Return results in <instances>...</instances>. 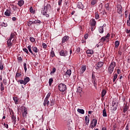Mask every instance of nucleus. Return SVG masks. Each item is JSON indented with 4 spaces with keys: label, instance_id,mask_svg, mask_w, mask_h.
Here are the masks:
<instances>
[{
    "label": "nucleus",
    "instance_id": "f8f14e48",
    "mask_svg": "<svg viewBox=\"0 0 130 130\" xmlns=\"http://www.w3.org/2000/svg\"><path fill=\"white\" fill-rule=\"evenodd\" d=\"M69 38L70 37L68 36H64L63 38H62V43H66V42H67L69 40Z\"/></svg>",
    "mask_w": 130,
    "mask_h": 130
},
{
    "label": "nucleus",
    "instance_id": "052dcab7",
    "mask_svg": "<svg viewBox=\"0 0 130 130\" xmlns=\"http://www.w3.org/2000/svg\"><path fill=\"white\" fill-rule=\"evenodd\" d=\"M88 37H89V35H88V34H86L84 35L85 39H88Z\"/></svg>",
    "mask_w": 130,
    "mask_h": 130
},
{
    "label": "nucleus",
    "instance_id": "09e8293b",
    "mask_svg": "<svg viewBox=\"0 0 130 130\" xmlns=\"http://www.w3.org/2000/svg\"><path fill=\"white\" fill-rule=\"evenodd\" d=\"M105 40H108V39H107V38L106 37H103L101 38L102 42H104V41H105Z\"/></svg>",
    "mask_w": 130,
    "mask_h": 130
},
{
    "label": "nucleus",
    "instance_id": "ddd939ff",
    "mask_svg": "<svg viewBox=\"0 0 130 130\" xmlns=\"http://www.w3.org/2000/svg\"><path fill=\"white\" fill-rule=\"evenodd\" d=\"M90 26H96V21L95 19H91L90 20Z\"/></svg>",
    "mask_w": 130,
    "mask_h": 130
},
{
    "label": "nucleus",
    "instance_id": "c9c22d12",
    "mask_svg": "<svg viewBox=\"0 0 130 130\" xmlns=\"http://www.w3.org/2000/svg\"><path fill=\"white\" fill-rule=\"evenodd\" d=\"M29 12L31 14H34V13H35V11H34V10H33V8L32 7H30Z\"/></svg>",
    "mask_w": 130,
    "mask_h": 130
},
{
    "label": "nucleus",
    "instance_id": "4c0bfd02",
    "mask_svg": "<svg viewBox=\"0 0 130 130\" xmlns=\"http://www.w3.org/2000/svg\"><path fill=\"white\" fill-rule=\"evenodd\" d=\"M56 72V69L55 68H53L52 71L50 72V75H52V74H54Z\"/></svg>",
    "mask_w": 130,
    "mask_h": 130
},
{
    "label": "nucleus",
    "instance_id": "cd10ccee",
    "mask_svg": "<svg viewBox=\"0 0 130 130\" xmlns=\"http://www.w3.org/2000/svg\"><path fill=\"white\" fill-rule=\"evenodd\" d=\"M77 93H82V92H83V90L82 89V87L79 86L77 88Z\"/></svg>",
    "mask_w": 130,
    "mask_h": 130
},
{
    "label": "nucleus",
    "instance_id": "e433bc0d",
    "mask_svg": "<svg viewBox=\"0 0 130 130\" xmlns=\"http://www.w3.org/2000/svg\"><path fill=\"white\" fill-rule=\"evenodd\" d=\"M96 3H97V1L96 0H92L91 2V5H92V6H95Z\"/></svg>",
    "mask_w": 130,
    "mask_h": 130
},
{
    "label": "nucleus",
    "instance_id": "8fccbe9b",
    "mask_svg": "<svg viewBox=\"0 0 130 130\" xmlns=\"http://www.w3.org/2000/svg\"><path fill=\"white\" fill-rule=\"evenodd\" d=\"M50 56H51V57H53L54 56V51H53V50L51 51Z\"/></svg>",
    "mask_w": 130,
    "mask_h": 130
},
{
    "label": "nucleus",
    "instance_id": "dca6fc26",
    "mask_svg": "<svg viewBox=\"0 0 130 130\" xmlns=\"http://www.w3.org/2000/svg\"><path fill=\"white\" fill-rule=\"evenodd\" d=\"M50 106H54L55 105V99L52 98L50 100Z\"/></svg>",
    "mask_w": 130,
    "mask_h": 130
},
{
    "label": "nucleus",
    "instance_id": "680f3d73",
    "mask_svg": "<svg viewBox=\"0 0 130 130\" xmlns=\"http://www.w3.org/2000/svg\"><path fill=\"white\" fill-rule=\"evenodd\" d=\"M95 29V26L91 25V31H94Z\"/></svg>",
    "mask_w": 130,
    "mask_h": 130
},
{
    "label": "nucleus",
    "instance_id": "a18cd8bd",
    "mask_svg": "<svg viewBox=\"0 0 130 130\" xmlns=\"http://www.w3.org/2000/svg\"><path fill=\"white\" fill-rule=\"evenodd\" d=\"M12 121L14 122H16V116L14 115L12 116Z\"/></svg>",
    "mask_w": 130,
    "mask_h": 130
},
{
    "label": "nucleus",
    "instance_id": "58836bf2",
    "mask_svg": "<svg viewBox=\"0 0 130 130\" xmlns=\"http://www.w3.org/2000/svg\"><path fill=\"white\" fill-rule=\"evenodd\" d=\"M0 70L1 71H3L4 70V64L2 63V61L0 60Z\"/></svg>",
    "mask_w": 130,
    "mask_h": 130
},
{
    "label": "nucleus",
    "instance_id": "423d86ee",
    "mask_svg": "<svg viewBox=\"0 0 130 130\" xmlns=\"http://www.w3.org/2000/svg\"><path fill=\"white\" fill-rule=\"evenodd\" d=\"M16 32H12L10 35V37L9 39L12 40L13 42H16V40H17V37H16Z\"/></svg>",
    "mask_w": 130,
    "mask_h": 130
},
{
    "label": "nucleus",
    "instance_id": "f03ea898",
    "mask_svg": "<svg viewBox=\"0 0 130 130\" xmlns=\"http://www.w3.org/2000/svg\"><path fill=\"white\" fill-rule=\"evenodd\" d=\"M44 8V10L42 11V14L46 17V18H49V14H47V12H48V9H50L51 7L50 6V4H47Z\"/></svg>",
    "mask_w": 130,
    "mask_h": 130
},
{
    "label": "nucleus",
    "instance_id": "3c124183",
    "mask_svg": "<svg viewBox=\"0 0 130 130\" xmlns=\"http://www.w3.org/2000/svg\"><path fill=\"white\" fill-rule=\"evenodd\" d=\"M127 111V106H125L123 108V112L124 113H125Z\"/></svg>",
    "mask_w": 130,
    "mask_h": 130
},
{
    "label": "nucleus",
    "instance_id": "aec40b11",
    "mask_svg": "<svg viewBox=\"0 0 130 130\" xmlns=\"http://www.w3.org/2000/svg\"><path fill=\"white\" fill-rule=\"evenodd\" d=\"M31 49L32 50V51H34V52H35L36 53H37V52H38V49L37 48V47H35V46H32L31 47Z\"/></svg>",
    "mask_w": 130,
    "mask_h": 130
},
{
    "label": "nucleus",
    "instance_id": "13d9d810",
    "mask_svg": "<svg viewBox=\"0 0 130 130\" xmlns=\"http://www.w3.org/2000/svg\"><path fill=\"white\" fill-rule=\"evenodd\" d=\"M116 104V102L115 101H113L112 103V107H114V106Z\"/></svg>",
    "mask_w": 130,
    "mask_h": 130
},
{
    "label": "nucleus",
    "instance_id": "864d4df0",
    "mask_svg": "<svg viewBox=\"0 0 130 130\" xmlns=\"http://www.w3.org/2000/svg\"><path fill=\"white\" fill-rule=\"evenodd\" d=\"M32 24H33V21L29 20L28 21V23L27 24V26H28V27H30V26H31V25H32Z\"/></svg>",
    "mask_w": 130,
    "mask_h": 130
},
{
    "label": "nucleus",
    "instance_id": "a878e982",
    "mask_svg": "<svg viewBox=\"0 0 130 130\" xmlns=\"http://www.w3.org/2000/svg\"><path fill=\"white\" fill-rule=\"evenodd\" d=\"M77 111L79 113H81V114H84L85 113V111L83 109H78Z\"/></svg>",
    "mask_w": 130,
    "mask_h": 130
},
{
    "label": "nucleus",
    "instance_id": "c85d7f7f",
    "mask_svg": "<svg viewBox=\"0 0 130 130\" xmlns=\"http://www.w3.org/2000/svg\"><path fill=\"white\" fill-rule=\"evenodd\" d=\"M118 46H119V41H116L115 42V48H118Z\"/></svg>",
    "mask_w": 130,
    "mask_h": 130
},
{
    "label": "nucleus",
    "instance_id": "0e129e2a",
    "mask_svg": "<svg viewBox=\"0 0 130 130\" xmlns=\"http://www.w3.org/2000/svg\"><path fill=\"white\" fill-rule=\"evenodd\" d=\"M127 25L128 26V27L130 26V20H127Z\"/></svg>",
    "mask_w": 130,
    "mask_h": 130
},
{
    "label": "nucleus",
    "instance_id": "473e14b6",
    "mask_svg": "<svg viewBox=\"0 0 130 130\" xmlns=\"http://www.w3.org/2000/svg\"><path fill=\"white\" fill-rule=\"evenodd\" d=\"M29 40H30V42H32V43H34L35 42H36V41L35 40V39L34 38L32 37H30L29 38Z\"/></svg>",
    "mask_w": 130,
    "mask_h": 130
},
{
    "label": "nucleus",
    "instance_id": "6e6552de",
    "mask_svg": "<svg viewBox=\"0 0 130 130\" xmlns=\"http://www.w3.org/2000/svg\"><path fill=\"white\" fill-rule=\"evenodd\" d=\"M7 46L8 47H10V48H11V47H12V46L13 45V44H14V43H15L16 42H13V41H12V39H7Z\"/></svg>",
    "mask_w": 130,
    "mask_h": 130
},
{
    "label": "nucleus",
    "instance_id": "5701e85b",
    "mask_svg": "<svg viewBox=\"0 0 130 130\" xmlns=\"http://www.w3.org/2000/svg\"><path fill=\"white\" fill-rule=\"evenodd\" d=\"M66 76H67V75H68V76H71V75H72V70H67V71L66 72V73H65Z\"/></svg>",
    "mask_w": 130,
    "mask_h": 130
},
{
    "label": "nucleus",
    "instance_id": "20e7f679",
    "mask_svg": "<svg viewBox=\"0 0 130 130\" xmlns=\"http://www.w3.org/2000/svg\"><path fill=\"white\" fill-rule=\"evenodd\" d=\"M30 81V78H29L28 77H25L24 78V80H19L18 81V83H20V84H21V85L23 84V85H26L27 83L28 82H29Z\"/></svg>",
    "mask_w": 130,
    "mask_h": 130
},
{
    "label": "nucleus",
    "instance_id": "412c9836",
    "mask_svg": "<svg viewBox=\"0 0 130 130\" xmlns=\"http://www.w3.org/2000/svg\"><path fill=\"white\" fill-rule=\"evenodd\" d=\"M86 66H82L81 69H80V73H81V74H83L85 72V71H86Z\"/></svg>",
    "mask_w": 130,
    "mask_h": 130
},
{
    "label": "nucleus",
    "instance_id": "ea45409f",
    "mask_svg": "<svg viewBox=\"0 0 130 130\" xmlns=\"http://www.w3.org/2000/svg\"><path fill=\"white\" fill-rule=\"evenodd\" d=\"M117 79V74L115 73L114 75V78H113V82L114 83L115 82V80Z\"/></svg>",
    "mask_w": 130,
    "mask_h": 130
},
{
    "label": "nucleus",
    "instance_id": "c03bdc74",
    "mask_svg": "<svg viewBox=\"0 0 130 130\" xmlns=\"http://www.w3.org/2000/svg\"><path fill=\"white\" fill-rule=\"evenodd\" d=\"M80 52H81V48L80 47L77 48V49L76 50V53H80Z\"/></svg>",
    "mask_w": 130,
    "mask_h": 130
},
{
    "label": "nucleus",
    "instance_id": "79ce46f5",
    "mask_svg": "<svg viewBox=\"0 0 130 130\" xmlns=\"http://www.w3.org/2000/svg\"><path fill=\"white\" fill-rule=\"evenodd\" d=\"M92 83L93 84L94 87H95V88H96L97 83H96V80H95V79L92 80Z\"/></svg>",
    "mask_w": 130,
    "mask_h": 130
},
{
    "label": "nucleus",
    "instance_id": "e2e57ef3",
    "mask_svg": "<svg viewBox=\"0 0 130 130\" xmlns=\"http://www.w3.org/2000/svg\"><path fill=\"white\" fill-rule=\"evenodd\" d=\"M18 61L19 62H21V61H22V57H19L18 58Z\"/></svg>",
    "mask_w": 130,
    "mask_h": 130
},
{
    "label": "nucleus",
    "instance_id": "774afa93",
    "mask_svg": "<svg viewBox=\"0 0 130 130\" xmlns=\"http://www.w3.org/2000/svg\"><path fill=\"white\" fill-rule=\"evenodd\" d=\"M126 33H128V34H130V29L129 30L126 29Z\"/></svg>",
    "mask_w": 130,
    "mask_h": 130
},
{
    "label": "nucleus",
    "instance_id": "338daca9",
    "mask_svg": "<svg viewBox=\"0 0 130 130\" xmlns=\"http://www.w3.org/2000/svg\"><path fill=\"white\" fill-rule=\"evenodd\" d=\"M125 17L127 18V11H125Z\"/></svg>",
    "mask_w": 130,
    "mask_h": 130
},
{
    "label": "nucleus",
    "instance_id": "1a4fd4ad",
    "mask_svg": "<svg viewBox=\"0 0 130 130\" xmlns=\"http://www.w3.org/2000/svg\"><path fill=\"white\" fill-rule=\"evenodd\" d=\"M103 64H104L103 62L100 61L96 64L95 69H96V70H99L100 68H102V67H103Z\"/></svg>",
    "mask_w": 130,
    "mask_h": 130
},
{
    "label": "nucleus",
    "instance_id": "49530a36",
    "mask_svg": "<svg viewBox=\"0 0 130 130\" xmlns=\"http://www.w3.org/2000/svg\"><path fill=\"white\" fill-rule=\"evenodd\" d=\"M0 86L1 91H4V90H5V87L3 86V82L0 84Z\"/></svg>",
    "mask_w": 130,
    "mask_h": 130
},
{
    "label": "nucleus",
    "instance_id": "de8ad7c7",
    "mask_svg": "<svg viewBox=\"0 0 130 130\" xmlns=\"http://www.w3.org/2000/svg\"><path fill=\"white\" fill-rule=\"evenodd\" d=\"M23 67H24V71L26 73L27 72V63H24Z\"/></svg>",
    "mask_w": 130,
    "mask_h": 130
},
{
    "label": "nucleus",
    "instance_id": "69168bd1",
    "mask_svg": "<svg viewBox=\"0 0 130 130\" xmlns=\"http://www.w3.org/2000/svg\"><path fill=\"white\" fill-rule=\"evenodd\" d=\"M105 37H106L107 39L108 40L109 37H110V34H109V33L107 34V36Z\"/></svg>",
    "mask_w": 130,
    "mask_h": 130
},
{
    "label": "nucleus",
    "instance_id": "9d476101",
    "mask_svg": "<svg viewBox=\"0 0 130 130\" xmlns=\"http://www.w3.org/2000/svg\"><path fill=\"white\" fill-rule=\"evenodd\" d=\"M61 56H67L68 55V51L66 50H62L59 52Z\"/></svg>",
    "mask_w": 130,
    "mask_h": 130
},
{
    "label": "nucleus",
    "instance_id": "0eeeda50",
    "mask_svg": "<svg viewBox=\"0 0 130 130\" xmlns=\"http://www.w3.org/2000/svg\"><path fill=\"white\" fill-rule=\"evenodd\" d=\"M97 125V119H93L90 123V127L91 128H94L95 126Z\"/></svg>",
    "mask_w": 130,
    "mask_h": 130
},
{
    "label": "nucleus",
    "instance_id": "4468645a",
    "mask_svg": "<svg viewBox=\"0 0 130 130\" xmlns=\"http://www.w3.org/2000/svg\"><path fill=\"white\" fill-rule=\"evenodd\" d=\"M11 14H12V12L11 10L7 9L6 11L5 12V16H7V17H10L11 16Z\"/></svg>",
    "mask_w": 130,
    "mask_h": 130
},
{
    "label": "nucleus",
    "instance_id": "7ed1b4c3",
    "mask_svg": "<svg viewBox=\"0 0 130 130\" xmlns=\"http://www.w3.org/2000/svg\"><path fill=\"white\" fill-rule=\"evenodd\" d=\"M116 66V63L115 62L112 61L111 63H110L109 68H108V73L110 74L111 75L112 73L113 72V71L114 70V68H115Z\"/></svg>",
    "mask_w": 130,
    "mask_h": 130
},
{
    "label": "nucleus",
    "instance_id": "72a5a7b5",
    "mask_svg": "<svg viewBox=\"0 0 130 130\" xmlns=\"http://www.w3.org/2000/svg\"><path fill=\"white\" fill-rule=\"evenodd\" d=\"M50 95H51V93L49 92L47 95H46V98H45V99H46L47 100H48V99H49V98H50Z\"/></svg>",
    "mask_w": 130,
    "mask_h": 130
},
{
    "label": "nucleus",
    "instance_id": "f257e3e1",
    "mask_svg": "<svg viewBox=\"0 0 130 130\" xmlns=\"http://www.w3.org/2000/svg\"><path fill=\"white\" fill-rule=\"evenodd\" d=\"M18 112L21 111L23 118H26L27 117V115L28 114V111L27 108L24 106H22L18 109Z\"/></svg>",
    "mask_w": 130,
    "mask_h": 130
},
{
    "label": "nucleus",
    "instance_id": "f3484780",
    "mask_svg": "<svg viewBox=\"0 0 130 130\" xmlns=\"http://www.w3.org/2000/svg\"><path fill=\"white\" fill-rule=\"evenodd\" d=\"M24 4H25V2H24L23 0H20L18 1L17 5L19 6V7H22Z\"/></svg>",
    "mask_w": 130,
    "mask_h": 130
},
{
    "label": "nucleus",
    "instance_id": "9b49d317",
    "mask_svg": "<svg viewBox=\"0 0 130 130\" xmlns=\"http://www.w3.org/2000/svg\"><path fill=\"white\" fill-rule=\"evenodd\" d=\"M117 13H118V14H122V7L121 6V5H117Z\"/></svg>",
    "mask_w": 130,
    "mask_h": 130
},
{
    "label": "nucleus",
    "instance_id": "6ab92c4d",
    "mask_svg": "<svg viewBox=\"0 0 130 130\" xmlns=\"http://www.w3.org/2000/svg\"><path fill=\"white\" fill-rule=\"evenodd\" d=\"M87 54H93L94 51L92 49H88L86 51Z\"/></svg>",
    "mask_w": 130,
    "mask_h": 130
},
{
    "label": "nucleus",
    "instance_id": "a19ab883",
    "mask_svg": "<svg viewBox=\"0 0 130 130\" xmlns=\"http://www.w3.org/2000/svg\"><path fill=\"white\" fill-rule=\"evenodd\" d=\"M2 27H7L8 26V23H5V22H2L1 24Z\"/></svg>",
    "mask_w": 130,
    "mask_h": 130
},
{
    "label": "nucleus",
    "instance_id": "bb28decb",
    "mask_svg": "<svg viewBox=\"0 0 130 130\" xmlns=\"http://www.w3.org/2000/svg\"><path fill=\"white\" fill-rule=\"evenodd\" d=\"M106 93H107V92L105 89H104L102 90V95H101L102 98H103V97H104V96H105V95H106Z\"/></svg>",
    "mask_w": 130,
    "mask_h": 130
},
{
    "label": "nucleus",
    "instance_id": "b1692460",
    "mask_svg": "<svg viewBox=\"0 0 130 130\" xmlns=\"http://www.w3.org/2000/svg\"><path fill=\"white\" fill-rule=\"evenodd\" d=\"M99 32L102 34L104 32V29H103V26H100L99 28Z\"/></svg>",
    "mask_w": 130,
    "mask_h": 130
},
{
    "label": "nucleus",
    "instance_id": "c756f323",
    "mask_svg": "<svg viewBox=\"0 0 130 130\" xmlns=\"http://www.w3.org/2000/svg\"><path fill=\"white\" fill-rule=\"evenodd\" d=\"M32 47H31V45H29L27 47V49L28 50V51L31 53V54H33V52H32V50H31Z\"/></svg>",
    "mask_w": 130,
    "mask_h": 130
},
{
    "label": "nucleus",
    "instance_id": "bf43d9fd",
    "mask_svg": "<svg viewBox=\"0 0 130 130\" xmlns=\"http://www.w3.org/2000/svg\"><path fill=\"white\" fill-rule=\"evenodd\" d=\"M4 126L7 128H9V125H8V124H6V123H4Z\"/></svg>",
    "mask_w": 130,
    "mask_h": 130
},
{
    "label": "nucleus",
    "instance_id": "603ef678",
    "mask_svg": "<svg viewBox=\"0 0 130 130\" xmlns=\"http://www.w3.org/2000/svg\"><path fill=\"white\" fill-rule=\"evenodd\" d=\"M95 18L96 20H98V19H99V14L97 12H95Z\"/></svg>",
    "mask_w": 130,
    "mask_h": 130
},
{
    "label": "nucleus",
    "instance_id": "a211bd4d",
    "mask_svg": "<svg viewBox=\"0 0 130 130\" xmlns=\"http://www.w3.org/2000/svg\"><path fill=\"white\" fill-rule=\"evenodd\" d=\"M43 105L44 106H46V105L48 106L49 105V101H48V100H46L45 99L44 101Z\"/></svg>",
    "mask_w": 130,
    "mask_h": 130
},
{
    "label": "nucleus",
    "instance_id": "5fc2aeb1",
    "mask_svg": "<svg viewBox=\"0 0 130 130\" xmlns=\"http://www.w3.org/2000/svg\"><path fill=\"white\" fill-rule=\"evenodd\" d=\"M23 51H24V52L26 53V54H28L29 53V51H28V49H27V48H23Z\"/></svg>",
    "mask_w": 130,
    "mask_h": 130
},
{
    "label": "nucleus",
    "instance_id": "4be33fe9",
    "mask_svg": "<svg viewBox=\"0 0 130 130\" xmlns=\"http://www.w3.org/2000/svg\"><path fill=\"white\" fill-rule=\"evenodd\" d=\"M90 121V118L88 117V116H85V123L87 125L89 124V122Z\"/></svg>",
    "mask_w": 130,
    "mask_h": 130
},
{
    "label": "nucleus",
    "instance_id": "2f4dec72",
    "mask_svg": "<svg viewBox=\"0 0 130 130\" xmlns=\"http://www.w3.org/2000/svg\"><path fill=\"white\" fill-rule=\"evenodd\" d=\"M103 116H104V117H106V116H107V114L106 113V110H105V109H104V110H103Z\"/></svg>",
    "mask_w": 130,
    "mask_h": 130
},
{
    "label": "nucleus",
    "instance_id": "393cba45",
    "mask_svg": "<svg viewBox=\"0 0 130 130\" xmlns=\"http://www.w3.org/2000/svg\"><path fill=\"white\" fill-rule=\"evenodd\" d=\"M105 8L107 11H109V10H110V8L109 7V3H106L105 5Z\"/></svg>",
    "mask_w": 130,
    "mask_h": 130
},
{
    "label": "nucleus",
    "instance_id": "37998d69",
    "mask_svg": "<svg viewBox=\"0 0 130 130\" xmlns=\"http://www.w3.org/2000/svg\"><path fill=\"white\" fill-rule=\"evenodd\" d=\"M52 82H53V79L52 78H50L49 80V84L50 86H51Z\"/></svg>",
    "mask_w": 130,
    "mask_h": 130
},
{
    "label": "nucleus",
    "instance_id": "39448f33",
    "mask_svg": "<svg viewBox=\"0 0 130 130\" xmlns=\"http://www.w3.org/2000/svg\"><path fill=\"white\" fill-rule=\"evenodd\" d=\"M58 89L60 92H64L67 90V85L63 83H61L58 85Z\"/></svg>",
    "mask_w": 130,
    "mask_h": 130
},
{
    "label": "nucleus",
    "instance_id": "7c9ffc66",
    "mask_svg": "<svg viewBox=\"0 0 130 130\" xmlns=\"http://www.w3.org/2000/svg\"><path fill=\"white\" fill-rule=\"evenodd\" d=\"M22 76V74L21 73H19L18 72L16 73L15 75V79H18L19 77H21Z\"/></svg>",
    "mask_w": 130,
    "mask_h": 130
},
{
    "label": "nucleus",
    "instance_id": "4d7b16f0",
    "mask_svg": "<svg viewBox=\"0 0 130 130\" xmlns=\"http://www.w3.org/2000/svg\"><path fill=\"white\" fill-rule=\"evenodd\" d=\"M35 21H36V24H41V21L39 20H37Z\"/></svg>",
    "mask_w": 130,
    "mask_h": 130
},
{
    "label": "nucleus",
    "instance_id": "6e6d98bb",
    "mask_svg": "<svg viewBox=\"0 0 130 130\" xmlns=\"http://www.w3.org/2000/svg\"><path fill=\"white\" fill-rule=\"evenodd\" d=\"M42 46L43 48H47V45H46L45 43H43Z\"/></svg>",
    "mask_w": 130,
    "mask_h": 130
},
{
    "label": "nucleus",
    "instance_id": "2eb2a0df",
    "mask_svg": "<svg viewBox=\"0 0 130 130\" xmlns=\"http://www.w3.org/2000/svg\"><path fill=\"white\" fill-rule=\"evenodd\" d=\"M77 8H78V9H81L83 10V9H84V5H82L81 2H78L77 3Z\"/></svg>",
    "mask_w": 130,
    "mask_h": 130
},
{
    "label": "nucleus",
    "instance_id": "f704fd0d",
    "mask_svg": "<svg viewBox=\"0 0 130 130\" xmlns=\"http://www.w3.org/2000/svg\"><path fill=\"white\" fill-rule=\"evenodd\" d=\"M13 100L14 101L15 104H18V99L16 97H13Z\"/></svg>",
    "mask_w": 130,
    "mask_h": 130
}]
</instances>
